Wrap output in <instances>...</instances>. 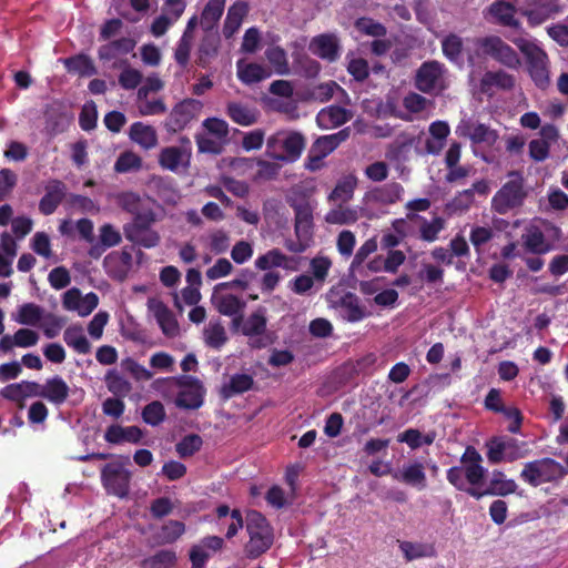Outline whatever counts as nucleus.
<instances>
[{"mask_svg":"<svg viewBox=\"0 0 568 568\" xmlns=\"http://www.w3.org/2000/svg\"><path fill=\"white\" fill-rule=\"evenodd\" d=\"M247 11L248 7L243 1L235 2L230 7L223 27V33L226 38L232 37L239 30Z\"/></svg>","mask_w":568,"mask_h":568,"instance_id":"obj_36","label":"nucleus"},{"mask_svg":"<svg viewBox=\"0 0 568 568\" xmlns=\"http://www.w3.org/2000/svg\"><path fill=\"white\" fill-rule=\"evenodd\" d=\"M384 256L376 255L369 261H365L358 268H354L351 271L353 276L359 277H368L373 273H378L384 271L383 267Z\"/></svg>","mask_w":568,"mask_h":568,"instance_id":"obj_63","label":"nucleus"},{"mask_svg":"<svg viewBox=\"0 0 568 568\" xmlns=\"http://www.w3.org/2000/svg\"><path fill=\"white\" fill-rule=\"evenodd\" d=\"M266 59L274 68L277 74H287L290 72L286 51L281 47H272L265 51Z\"/></svg>","mask_w":568,"mask_h":568,"instance_id":"obj_51","label":"nucleus"},{"mask_svg":"<svg viewBox=\"0 0 568 568\" xmlns=\"http://www.w3.org/2000/svg\"><path fill=\"white\" fill-rule=\"evenodd\" d=\"M489 11L494 18L504 27L518 28L519 21L515 18L518 12L516 1H496L491 3Z\"/></svg>","mask_w":568,"mask_h":568,"instance_id":"obj_32","label":"nucleus"},{"mask_svg":"<svg viewBox=\"0 0 568 568\" xmlns=\"http://www.w3.org/2000/svg\"><path fill=\"white\" fill-rule=\"evenodd\" d=\"M478 44L486 55L491 57L500 64L510 69H517L520 65L517 52L499 37H485L478 41Z\"/></svg>","mask_w":568,"mask_h":568,"instance_id":"obj_11","label":"nucleus"},{"mask_svg":"<svg viewBox=\"0 0 568 568\" xmlns=\"http://www.w3.org/2000/svg\"><path fill=\"white\" fill-rule=\"evenodd\" d=\"M104 382L108 390L116 397H125L132 390L131 383L116 369L108 371Z\"/></svg>","mask_w":568,"mask_h":568,"instance_id":"obj_38","label":"nucleus"},{"mask_svg":"<svg viewBox=\"0 0 568 568\" xmlns=\"http://www.w3.org/2000/svg\"><path fill=\"white\" fill-rule=\"evenodd\" d=\"M292 262H294V258L286 256L278 248H273L266 252L265 254L258 256L255 260V266L262 271H266L272 267H283L286 270H292Z\"/></svg>","mask_w":568,"mask_h":568,"instance_id":"obj_35","label":"nucleus"},{"mask_svg":"<svg viewBox=\"0 0 568 568\" xmlns=\"http://www.w3.org/2000/svg\"><path fill=\"white\" fill-rule=\"evenodd\" d=\"M130 139L144 150H151L158 145L156 130L143 122H134L130 126Z\"/></svg>","mask_w":568,"mask_h":568,"instance_id":"obj_27","label":"nucleus"},{"mask_svg":"<svg viewBox=\"0 0 568 568\" xmlns=\"http://www.w3.org/2000/svg\"><path fill=\"white\" fill-rule=\"evenodd\" d=\"M509 180L501 185L491 199V209L501 215L523 206L528 193L525 179L519 171H510Z\"/></svg>","mask_w":568,"mask_h":568,"instance_id":"obj_4","label":"nucleus"},{"mask_svg":"<svg viewBox=\"0 0 568 568\" xmlns=\"http://www.w3.org/2000/svg\"><path fill=\"white\" fill-rule=\"evenodd\" d=\"M331 306L339 311L343 320L349 323L361 322L369 315L365 306L361 304L359 297L352 293L346 292L336 300H331Z\"/></svg>","mask_w":568,"mask_h":568,"instance_id":"obj_13","label":"nucleus"},{"mask_svg":"<svg viewBox=\"0 0 568 568\" xmlns=\"http://www.w3.org/2000/svg\"><path fill=\"white\" fill-rule=\"evenodd\" d=\"M399 549L407 561L435 556V548L430 544L400 541Z\"/></svg>","mask_w":568,"mask_h":568,"instance_id":"obj_39","label":"nucleus"},{"mask_svg":"<svg viewBox=\"0 0 568 568\" xmlns=\"http://www.w3.org/2000/svg\"><path fill=\"white\" fill-rule=\"evenodd\" d=\"M118 204L124 212L131 214L132 217L155 212L146 201L134 192L119 194Z\"/></svg>","mask_w":568,"mask_h":568,"instance_id":"obj_26","label":"nucleus"},{"mask_svg":"<svg viewBox=\"0 0 568 568\" xmlns=\"http://www.w3.org/2000/svg\"><path fill=\"white\" fill-rule=\"evenodd\" d=\"M266 331V318L260 312L251 314L245 321L242 333L250 338L261 336Z\"/></svg>","mask_w":568,"mask_h":568,"instance_id":"obj_55","label":"nucleus"},{"mask_svg":"<svg viewBox=\"0 0 568 568\" xmlns=\"http://www.w3.org/2000/svg\"><path fill=\"white\" fill-rule=\"evenodd\" d=\"M142 168V159L132 151L122 152L114 163V171L118 173H126L138 171Z\"/></svg>","mask_w":568,"mask_h":568,"instance_id":"obj_56","label":"nucleus"},{"mask_svg":"<svg viewBox=\"0 0 568 568\" xmlns=\"http://www.w3.org/2000/svg\"><path fill=\"white\" fill-rule=\"evenodd\" d=\"M420 219V216L412 213V214H407V219L409 220H413V219ZM423 223L419 227V232H420V239L426 241V242H434L438 239V234L444 230L445 227V221L443 217L440 216H436L434 217L430 222H428L427 220L423 219Z\"/></svg>","mask_w":568,"mask_h":568,"instance_id":"obj_44","label":"nucleus"},{"mask_svg":"<svg viewBox=\"0 0 568 568\" xmlns=\"http://www.w3.org/2000/svg\"><path fill=\"white\" fill-rule=\"evenodd\" d=\"M354 26L361 33L375 38L385 37L387 33V29L383 23L367 17L356 19Z\"/></svg>","mask_w":568,"mask_h":568,"instance_id":"obj_53","label":"nucleus"},{"mask_svg":"<svg viewBox=\"0 0 568 568\" xmlns=\"http://www.w3.org/2000/svg\"><path fill=\"white\" fill-rule=\"evenodd\" d=\"M176 560L178 558L174 550L162 549L143 559L141 568H173Z\"/></svg>","mask_w":568,"mask_h":568,"instance_id":"obj_46","label":"nucleus"},{"mask_svg":"<svg viewBox=\"0 0 568 568\" xmlns=\"http://www.w3.org/2000/svg\"><path fill=\"white\" fill-rule=\"evenodd\" d=\"M45 130L51 136L64 133L73 121V114L61 101H53L44 110Z\"/></svg>","mask_w":568,"mask_h":568,"instance_id":"obj_12","label":"nucleus"},{"mask_svg":"<svg viewBox=\"0 0 568 568\" xmlns=\"http://www.w3.org/2000/svg\"><path fill=\"white\" fill-rule=\"evenodd\" d=\"M142 419L150 426H158L164 422L166 414L164 405L159 400H153L142 409Z\"/></svg>","mask_w":568,"mask_h":568,"instance_id":"obj_52","label":"nucleus"},{"mask_svg":"<svg viewBox=\"0 0 568 568\" xmlns=\"http://www.w3.org/2000/svg\"><path fill=\"white\" fill-rule=\"evenodd\" d=\"M158 222L155 212L143 214L123 225L124 237L133 245L153 248L161 242V236L152 226Z\"/></svg>","mask_w":568,"mask_h":568,"instance_id":"obj_5","label":"nucleus"},{"mask_svg":"<svg viewBox=\"0 0 568 568\" xmlns=\"http://www.w3.org/2000/svg\"><path fill=\"white\" fill-rule=\"evenodd\" d=\"M98 110L93 101L83 104L79 114V125L83 131H91L97 126Z\"/></svg>","mask_w":568,"mask_h":568,"instance_id":"obj_59","label":"nucleus"},{"mask_svg":"<svg viewBox=\"0 0 568 568\" xmlns=\"http://www.w3.org/2000/svg\"><path fill=\"white\" fill-rule=\"evenodd\" d=\"M225 0H210L202 11L201 26L204 30H211L223 14Z\"/></svg>","mask_w":568,"mask_h":568,"instance_id":"obj_45","label":"nucleus"},{"mask_svg":"<svg viewBox=\"0 0 568 568\" xmlns=\"http://www.w3.org/2000/svg\"><path fill=\"white\" fill-rule=\"evenodd\" d=\"M253 386V376L248 374H234L230 377L229 383L221 387V396L224 399H230L236 395L251 390Z\"/></svg>","mask_w":568,"mask_h":568,"instance_id":"obj_33","label":"nucleus"},{"mask_svg":"<svg viewBox=\"0 0 568 568\" xmlns=\"http://www.w3.org/2000/svg\"><path fill=\"white\" fill-rule=\"evenodd\" d=\"M447 480L450 485H453L457 490L465 491L468 494L469 489H478V486H467V479L465 477V467L462 466H453L447 470L446 474Z\"/></svg>","mask_w":568,"mask_h":568,"instance_id":"obj_60","label":"nucleus"},{"mask_svg":"<svg viewBox=\"0 0 568 568\" xmlns=\"http://www.w3.org/2000/svg\"><path fill=\"white\" fill-rule=\"evenodd\" d=\"M464 48L463 39L455 34L450 33L445 37L442 41V50L444 55L450 61H458L460 59L462 52Z\"/></svg>","mask_w":568,"mask_h":568,"instance_id":"obj_54","label":"nucleus"},{"mask_svg":"<svg viewBox=\"0 0 568 568\" xmlns=\"http://www.w3.org/2000/svg\"><path fill=\"white\" fill-rule=\"evenodd\" d=\"M64 65L69 72L78 73L81 77L97 74V68L92 59L85 54H78L65 59Z\"/></svg>","mask_w":568,"mask_h":568,"instance_id":"obj_40","label":"nucleus"},{"mask_svg":"<svg viewBox=\"0 0 568 568\" xmlns=\"http://www.w3.org/2000/svg\"><path fill=\"white\" fill-rule=\"evenodd\" d=\"M185 388L181 389L175 398V405L184 409H197L203 405V387L199 379L186 376Z\"/></svg>","mask_w":568,"mask_h":568,"instance_id":"obj_15","label":"nucleus"},{"mask_svg":"<svg viewBox=\"0 0 568 568\" xmlns=\"http://www.w3.org/2000/svg\"><path fill=\"white\" fill-rule=\"evenodd\" d=\"M212 302L217 312L225 316H235L242 313L245 307V302L233 294L213 295Z\"/></svg>","mask_w":568,"mask_h":568,"instance_id":"obj_37","label":"nucleus"},{"mask_svg":"<svg viewBox=\"0 0 568 568\" xmlns=\"http://www.w3.org/2000/svg\"><path fill=\"white\" fill-rule=\"evenodd\" d=\"M377 247L378 245L375 237L366 240L356 251L351 263L349 271L358 268V266H361V264H363L371 254L377 251Z\"/></svg>","mask_w":568,"mask_h":568,"instance_id":"obj_62","label":"nucleus"},{"mask_svg":"<svg viewBox=\"0 0 568 568\" xmlns=\"http://www.w3.org/2000/svg\"><path fill=\"white\" fill-rule=\"evenodd\" d=\"M148 308L154 315L162 333L165 336L175 337L179 334V323L166 304L158 298H149Z\"/></svg>","mask_w":568,"mask_h":568,"instance_id":"obj_14","label":"nucleus"},{"mask_svg":"<svg viewBox=\"0 0 568 568\" xmlns=\"http://www.w3.org/2000/svg\"><path fill=\"white\" fill-rule=\"evenodd\" d=\"M65 320L53 313H47L43 317L42 328L43 334L48 338H54L59 335L61 328L64 326Z\"/></svg>","mask_w":568,"mask_h":568,"instance_id":"obj_64","label":"nucleus"},{"mask_svg":"<svg viewBox=\"0 0 568 568\" xmlns=\"http://www.w3.org/2000/svg\"><path fill=\"white\" fill-rule=\"evenodd\" d=\"M517 488H518V486L514 479H508V478L503 479V480L490 479L486 489H484V490H480L479 488L478 489H469L468 495L477 500L481 499L484 496L505 497L510 494H515Z\"/></svg>","mask_w":568,"mask_h":568,"instance_id":"obj_25","label":"nucleus"},{"mask_svg":"<svg viewBox=\"0 0 568 568\" xmlns=\"http://www.w3.org/2000/svg\"><path fill=\"white\" fill-rule=\"evenodd\" d=\"M349 128H344L333 134L322 135L312 143L310 148L311 153L318 154L325 159L332 152H334L343 142H345L349 138Z\"/></svg>","mask_w":568,"mask_h":568,"instance_id":"obj_22","label":"nucleus"},{"mask_svg":"<svg viewBox=\"0 0 568 568\" xmlns=\"http://www.w3.org/2000/svg\"><path fill=\"white\" fill-rule=\"evenodd\" d=\"M357 220V211L342 204L329 210L325 215V222L328 224L348 225L355 223Z\"/></svg>","mask_w":568,"mask_h":568,"instance_id":"obj_43","label":"nucleus"},{"mask_svg":"<svg viewBox=\"0 0 568 568\" xmlns=\"http://www.w3.org/2000/svg\"><path fill=\"white\" fill-rule=\"evenodd\" d=\"M395 478L419 490L424 489L427 485L425 468L419 462L404 465L399 475H396Z\"/></svg>","mask_w":568,"mask_h":568,"instance_id":"obj_31","label":"nucleus"},{"mask_svg":"<svg viewBox=\"0 0 568 568\" xmlns=\"http://www.w3.org/2000/svg\"><path fill=\"white\" fill-rule=\"evenodd\" d=\"M69 390V386L64 379L61 376L55 375L45 381L43 398L54 404L55 406H60L68 399Z\"/></svg>","mask_w":568,"mask_h":568,"instance_id":"obj_30","label":"nucleus"},{"mask_svg":"<svg viewBox=\"0 0 568 568\" xmlns=\"http://www.w3.org/2000/svg\"><path fill=\"white\" fill-rule=\"evenodd\" d=\"M566 475L567 470L560 463L545 457L526 463L519 477L524 483L538 487L546 483L556 481Z\"/></svg>","mask_w":568,"mask_h":568,"instance_id":"obj_6","label":"nucleus"},{"mask_svg":"<svg viewBox=\"0 0 568 568\" xmlns=\"http://www.w3.org/2000/svg\"><path fill=\"white\" fill-rule=\"evenodd\" d=\"M159 164L171 172H176L181 166L190 165L191 151L187 146H166L159 153Z\"/></svg>","mask_w":568,"mask_h":568,"instance_id":"obj_20","label":"nucleus"},{"mask_svg":"<svg viewBox=\"0 0 568 568\" xmlns=\"http://www.w3.org/2000/svg\"><path fill=\"white\" fill-rule=\"evenodd\" d=\"M44 315L41 306L34 303H24L19 307L14 320L21 325L37 326Z\"/></svg>","mask_w":568,"mask_h":568,"instance_id":"obj_42","label":"nucleus"},{"mask_svg":"<svg viewBox=\"0 0 568 568\" xmlns=\"http://www.w3.org/2000/svg\"><path fill=\"white\" fill-rule=\"evenodd\" d=\"M521 241L525 250L531 254L541 255L552 250V245L547 242L545 234L538 226L528 227L521 235Z\"/></svg>","mask_w":568,"mask_h":568,"instance_id":"obj_24","label":"nucleus"},{"mask_svg":"<svg viewBox=\"0 0 568 568\" xmlns=\"http://www.w3.org/2000/svg\"><path fill=\"white\" fill-rule=\"evenodd\" d=\"M185 532V525L180 520H169L161 527L163 542L173 544Z\"/></svg>","mask_w":568,"mask_h":568,"instance_id":"obj_61","label":"nucleus"},{"mask_svg":"<svg viewBox=\"0 0 568 568\" xmlns=\"http://www.w3.org/2000/svg\"><path fill=\"white\" fill-rule=\"evenodd\" d=\"M524 54L528 73L535 85L545 90L550 84V61L547 52L535 42L518 38L513 41Z\"/></svg>","mask_w":568,"mask_h":568,"instance_id":"obj_2","label":"nucleus"},{"mask_svg":"<svg viewBox=\"0 0 568 568\" xmlns=\"http://www.w3.org/2000/svg\"><path fill=\"white\" fill-rule=\"evenodd\" d=\"M445 65L436 60L423 62L414 78L415 88L425 93H439L445 89Z\"/></svg>","mask_w":568,"mask_h":568,"instance_id":"obj_7","label":"nucleus"},{"mask_svg":"<svg viewBox=\"0 0 568 568\" xmlns=\"http://www.w3.org/2000/svg\"><path fill=\"white\" fill-rule=\"evenodd\" d=\"M226 114L234 123L242 126L255 124L260 116L257 109L247 106L241 102H229L226 105Z\"/></svg>","mask_w":568,"mask_h":568,"instance_id":"obj_28","label":"nucleus"},{"mask_svg":"<svg viewBox=\"0 0 568 568\" xmlns=\"http://www.w3.org/2000/svg\"><path fill=\"white\" fill-rule=\"evenodd\" d=\"M290 206L295 214L294 230L300 240H307L313 231V209L308 201H293Z\"/></svg>","mask_w":568,"mask_h":568,"instance_id":"obj_17","label":"nucleus"},{"mask_svg":"<svg viewBox=\"0 0 568 568\" xmlns=\"http://www.w3.org/2000/svg\"><path fill=\"white\" fill-rule=\"evenodd\" d=\"M135 45V40L132 38L123 37L101 45L98 50V58L101 61L109 62L120 55H126L131 53Z\"/></svg>","mask_w":568,"mask_h":568,"instance_id":"obj_23","label":"nucleus"},{"mask_svg":"<svg viewBox=\"0 0 568 568\" xmlns=\"http://www.w3.org/2000/svg\"><path fill=\"white\" fill-rule=\"evenodd\" d=\"M203 335L206 346L214 349H221L229 339L224 326L219 321L210 322L204 328Z\"/></svg>","mask_w":568,"mask_h":568,"instance_id":"obj_41","label":"nucleus"},{"mask_svg":"<svg viewBox=\"0 0 568 568\" xmlns=\"http://www.w3.org/2000/svg\"><path fill=\"white\" fill-rule=\"evenodd\" d=\"M310 50L318 58L334 62L339 58V39L335 33L318 34L311 40Z\"/></svg>","mask_w":568,"mask_h":568,"instance_id":"obj_18","label":"nucleus"},{"mask_svg":"<svg viewBox=\"0 0 568 568\" xmlns=\"http://www.w3.org/2000/svg\"><path fill=\"white\" fill-rule=\"evenodd\" d=\"M203 439L197 434H189L180 439L175 445V450L181 458L192 457L201 450Z\"/></svg>","mask_w":568,"mask_h":568,"instance_id":"obj_49","label":"nucleus"},{"mask_svg":"<svg viewBox=\"0 0 568 568\" xmlns=\"http://www.w3.org/2000/svg\"><path fill=\"white\" fill-rule=\"evenodd\" d=\"M132 474L121 463L105 464L101 469V481L109 495L125 498L130 493Z\"/></svg>","mask_w":568,"mask_h":568,"instance_id":"obj_9","label":"nucleus"},{"mask_svg":"<svg viewBox=\"0 0 568 568\" xmlns=\"http://www.w3.org/2000/svg\"><path fill=\"white\" fill-rule=\"evenodd\" d=\"M513 446V442L494 437L487 443V458L490 464H499L504 460L505 453Z\"/></svg>","mask_w":568,"mask_h":568,"instance_id":"obj_57","label":"nucleus"},{"mask_svg":"<svg viewBox=\"0 0 568 568\" xmlns=\"http://www.w3.org/2000/svg\"><path fill=\"white\" fill-rule=\"evenodd\" d=\"M44 195L39 202V211L43 215H51L62 203L67 195V185L60 180H50L44 187Z\"/></svg>","mask_w":568,"mask_h":568,"instance_id":"obj_19","label":"nucleus"},{"mask_svg":"<svg viewBox=\"0 0 568 568\" xmlns=\"http://www.w3.org/2000/svg\"><path fill=\"white\" fill-rule=\"evenodd\" d=\"M220 39L215 34H205L201 40L197 52V61L196 63L205 68L210 60L216 55L219 48Z\"/></svg>","mask_w":568,"mask_h":568,"instance_id":"obj_47","label":"nucleus"},{"mask_svg":"<svg viewBox=\"0 0 568 568\" xmlns=\"http://www.w3.org/2000/svg\"><path fill=\"white\" fill-rule=\"evenodd\" d=\"M481 455L473 446H467L460 457V463L465 467V477L469 485L479 486L486 475V469L481 466Z\"/></svg>","mask_w":568,"mask_h":568,"instance_id":"obj_16","label":"nucleus"},{"mask_svg":"<svg viewBox=\"0 0 568 568\" xmlns=\"http://www.w3.org/2000/svg\"><path fill=\"white\" fill-rule=\"evenodd\" d=\"M270 73L257 63H248L244 68L239 67L237 77L245 84L257 83L266 79Z\"/></svg>","mask_w":568,"mask_h":568,"instance_id":"obj_50","label":"nucleus"},{"mask_svg":"<svg viewBox=\"0 0 568 568\" xmlns=\"http://www.w3.org/2000/svg\"><path fill=\"white\" fill-rule=\"evenodd\" d=\"M306 146L305 136L297 131H278L266 141V155L285 163L296 162Z\"/></svg>","mask_w":568,"mask_h":568,"instance_id":"obj_3","label":"nucleus"},{"mask_svg":"<svg viewBox=\"0 0 568 568\" xmlns=\"http://www.w3.org/2000/svg\"><path fill=\"white\" fill-rule=\"evenodd\" d=\"M498 140V133L496 130L484 123H477L473 130L471 142L474 144H486L493 146Z\"/></svg>","mask_w":568,"mask_h":568,"instance_id":"obj_58","label":"nucleus"},{"mask_svg":"<svg viewBox=\"0 0 568 568\" xmlns=\"http://www.w3.org/2000/svg\"><path fill=\"white\" fill-rule=\"evenodd\" d=\"M515 87V78L504 70L487 71L480 79V92L487 97H493L495 90L509 91Z\"/></svg>","mask_w":568,"mask_h":568,"instance_id":"obj_21","label":"nucleus"},{"mask_svg":"<svg viewBox=\"0 0 568 568\" xmlns=\"http://www.w3.org/2000/svg\"><path fill=\"white\" fill-rule=\"evenodd\" d=\"M349 119L351 113L348 110L339 105H329L322 109L316 116L317 124L324 129L343 125Z\"/></svg>","mask_w":568,"mask_h":568,"instance_id":"obj_29","label":"nucleus"},{"mask_svg":"<svg viewBox=\"0 0 568 568\" xmlns=\"http://www.w3.org/2000/svg\"><path fill=\"white\" fill-rule=\"evenodd\" d=\"M245 530L248 540L244 544V556L255 560L267 552L274 544V529L260 511L251 509L245 515Z\"/></svg>","mask_w":568,"mask_h":568,"instance_id":"obj_1","label":"nucleus"},{"mask_svg":"<svg viewBox=\"0 0 568 568\" xmlns=\"http://www.w3.org/2000/svg\"><path fill=\"white\" fill-rule=\"evenodd\" d=\"M64 343L78 354L87 355L91 352V343L83 334L81 325H71L63 332Z\"/></svg>","mask_w":568,"mask_h":568,"instance_id":"obj_34","label":"nucleus"},{"mask_svg":"<svg viewBox=\"0 0 568 568\" xmlns=\"http://www.w3.org/2000/svg\"><path fill=\"white\" fill-rule=\"evenodd\" d=\"M355 187L356 178L352 175L346 176L336 183L335 187L328 195V200L333 202L339 201L341 203H346L352 200Z\"/></svg>","mask_w":568,"mask_h":568,"instance_id":"obj_48","label":"nucleus"},{"mask_svg":"<svg viewBox=\"0 0 568 568\" xmlns=\"http://www.w3.org/2000/svg\"><path fill=\"white\" fill-rule=\"evenodd\" d=\"M518 12L532 27L539 26L561 11L559 0H515Z\"/></svg>","mask_w":568,"mask_h":568,"instance_id":"obj_10","label":"nucleus"},{"mask_svg":"<svg viewBox=\"0 0 568 568\" xmlns=\"http://www.w3.org/2000/svg\"><path fill=\"white\" fill-rule=\"evenodd\" d=\"M203 103L196 99H184L176 103L166 119L163 126L168 133H178L183 131L192 121L196 120Z\"/></svg>","mask_w":568,"mask_h":568,"instance_id":"obj_8","label":"nucleus"}]
</instances>
